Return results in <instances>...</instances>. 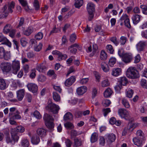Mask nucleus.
<instances>
[{
    "mask_svg": "<svg viewBox=\"0 0 147 147\" xmlns=\"http://www.w3.org/2000/svg\"><path fill=\"white\" fill-rule=\"evenodd\" d=\"M43 119L45 125L51 131L54 130V124L53 123L54 119L52 116L47 113L45 114Z\"/></svg>",
    "mask_w": 147,
    "mask_h": 147,
    "instance_id": "1",
    "label": "nucleus"
},
{
    "mask_svg": "<svg viewBox=\"0 0 147 147\" xmlns=\"http://www.w3.org/2000/svg\"><path fill=\"white\" fill-rule=\"evenodd\" d=\"M15 3L12 2L9 4L8 8L6 5H5L2 9V13L0 15V18H2L7 17L9 13H12L13 12L12 9L14 8Z\"/></svg>",
    "mask_w": 147,
    "mask_h": 147,
    "instance_id": "2",
    "label": "nucleus"
},
{
    "mask_svg": "<svg viewBox=\"0 0 147 147\" xmlns=\"http://www.w3.org/2000/svg\"><path fill=\"white\" fill-rule=\"evenodd\" d=\"M126 76L128 78L131 79H135L139 77L138 71L134 67H129L127 70Z\"/></svg>",
    "mask_w": 147,
    "mask_h": 147,
    "instance_id": "3",
    "label": "nucleus"
},
{
    "mask_svg": "<svg viewBox=\"0 0 147 147\" xmlns=\"http://www.w3.org/2000/svg\"><path fill=\"white\" fill-rule=\"evenodd\" d=\"M94 8V5L93 3H89L88 4L87 9L89 15L88 18L89 21H91L93 18Z\"/></svg>",
    "mask_w": 147,
    "mask_h": 147,
    "instance_id": "4",
    "label": "nucleus"
},
{
    "mask_svg": "<svg viewBox=\"0 0 147 147\" xmlns=\"http://www.w3.org/2000/svg\"><path fill=\"white\" fill-rule=\"evenodd\" d=\"M47 110L54 114H56L58 113L59 109L58 105L52 103L49 104L46 107Z\"/></svg>",
    "mask_w": 147,
    "mask_h": 147,
    "instance_id": "5",
    "label": "nucleus"
},
{
    "mask_svg": "<svg viewBox=\"0 0 147 147\" xmlns=\"http://www.w3.org/2000/svg\"><path fill=\"white\" fill-rule=\"evenodd\" d=\"M11 58L10 52L5 51L3 47H0V58L8 60Z\"/></svg>",
    "mask_w": 147,
    "mask_h": 147,
    "instance_id": "6",
    "label": "nucleus"
},
{
    "mask_svg": "<svg viewBox=\"0 0 147 147\" xmlns=\"http://www.w3.org/2000/svg\"><path fill=\"white\" fill-rule=\"evenodd\" d=\"M119 115L126 120L129 119L130 117L129 112L125 109H120L118 110Z\"/></svg>",
    "mask_w": 147,
    "mask_h": 147,
    "instance_id": "7",
    "label": "nucleus"
},
{
    "mask_svg": "<svg viewBox=\"0 0 147 147\" xmlns=\"http://www.w3.org/2000/svg\"><path fill=\"white\" fill-rule=\"evenodd\" d=\"M0 67L3 72H9L11 69V64L9 62H3L1 64Z\"/></svg>",
    "mask_w": 147,
    "mask_h": 147,
    "instance_id": "8",
    "label": "nucleus"
},
{
    "mask_svg": "<svg viewBox=\"0 0 147 147\" xmlns=\"http://www.w3.org/2000/svg\"><path fill=\"white\" fill-rule=\"evenodd\" d=\"M12 73L16 74L20 69V63L19 61L14 60L12 61Z\"/></svg>",
    "mask_w": 147,
    "mask_h": 147,
    "instance_id": "9",
    "label": "nucleus"
},
{
    "mask_svg": "<svg viewBox=\"0 0 147 147\" xmlns=\"http://www.w3.org/2000/svg\"><path fill=\"white\" fill-rule=\"evenodd\" d=\"M122 59L123 62L127 63L131 62L133 59V57L131 53H126L123 54Z\"/></svg>",
    "mask_w": 147,
    "mask_h": 147,
    "instance_id": "10",
    "label": "nucleus"
},
{
    "mask_svg": "<svg viewBox=\"0 0 147 147\" xmlns=\"http://www.w3.org/2000/svg\"><path fill=\"white\" fill-rule=\"evenodd\" d=\"M53 55H58V58L59 61H61L63 59H65L67 58V56L66 54H63L61 53L57 50H54L52 52Z\"/></svg>",
    "mask_w": 147,
    "mask_h": 147,
    "instance_id": "11",
    "label": "nucleus"
},
{
    "mask_svg": "<svg viewBox=\"0 0 147 147\" xmlns=\"http://www.w3.org/2000/svg\"><path fill=\"white\" fill-rule=\"evenodd\" d=\"M27 87L28 90L33 93H36L38 91V86L34 83H29L27 85Z\"/></svg>",
    "mask_w": 147,
    "mask_h": 147,
    "instance_id": "12",
    "label": "nucleus"
},
{
    "mask_svg": "<svg viewBox=\"0 0 147 147\" xmlns=\"http://www.w3.org/2000/svg\"><path fill=\"white\" fill-rule=\"evenodd\" d=\"M146 45V42L145 41H140L136 45V47L137 51L139 52L144 51Z\"/></svg>",
    "mask_w": 147,
    "mask_h": 147,
    "instance_id": "13",
    "label": "nucleus"
},
{
    "mask_svg": "<svg viewBox=\"0 0 147 147\" xmlns=\"http://www.w3.org/2000/svg\"><path fill=\"white\" fill-rule=\"evenodd\" d=\"M5 139L6 142L7 144H9L11 145H14L15 144L14 140H13L11 136H10L9 132H6L5 134Z\"/></svg>",
    "mask_w": 147,
    "mask_h": 147,
    "instance_id": "14",
    "label": "nucleus"
},
{
    "mask_svg": "<svg viewBox=\"0 0 147 147\" xmlns=\"http://www.w3.org/2000/svg\"><path fill=\"white\" fill-rule=\"evenodd\" d=\"M10 133L12 138L14 140V143H15L16 142H17L20 136L19 133L17 132L14 130L11 129Z\"/></svg>",
    "mask_w": 147,
    "mask_h": 147,
    "instance_id": "15",
    "label": "nucleus"
},
{
    "mask_svg": "<svg viewBox=\"0 0 147 147\" xmlns=\"http://www.w3.org/2000/svg\"><path fill=\"white\" fill-rule=\"evenodd\" d=\"M75 80V77L71 76L66 80L65 82V85L66 86L69 87L72 85Z\"/></svg>",
    "mask_w": 147,
    "mask_h": 147,
    "instance_id": "16",
    "label": "nucleus"
},
{
    "mask_svg": "<svg viewBox=\"0 0 147 147\" xmlns=\"http://www.w3.org/2000/svg\"><path fill=\"white\" fill-rule=\"evenodd\" d=\"M17 98L19 101H21L25 95V90L21 89L17 92Z\"/></svg>",
    "mask_w": 147,
    "mask_h": 147,
    "instance_id": "17",
    "label": "nucleus"
},
{
    "mask_svg": "<svg viewBox=\"0 0 147 147\" xmlns=\"http://www.w3.org/2000/svg\"><path fill=\"white\" fill-rule=\"evenodd\" d=\"M37 134L41 137H44L46 135V131L44 129L40 128L36 130Z\"/></svg>",
    "mask_w": 147,
    "mask_h": 147,
    "instance_id": "18",
    "label": "nucleus"
},
{
    "mask_svg": "<svg viewBox=\"0 0 147 147\" xmlns=\"http://www.w3.org/2000/svg\"><path fill=\"white\" fill-rule=\"evenodd\" d=\"M116 138V137L115 135L113 133L109 134L107 136V141L109 144H110L114 142Z\"/></svg>",
    "mask_w": 147,
    "mask_h": 147,
    "instance_id": "19",
    "label": "nucleus"
},
{
    "mask_svg": "<svg viewBox=\"0 0 147 147\" xmlns=\"http://www.w3.org/2000/svg\"><path fill=\"white\" fill-rule=\"evenodd\" d=\"M138 137H135L133 139V141L134 144L138 147H141L142 145V140Z\"/></svg>",
    "mask_w": 147,
    "mask_h": 147,
    "instance_id": "20",
    "label": "nucleus"
},
{
    "mask_svg": "<svg viewBox=\"0 0 147 147\" xmlns=\"http://www.w3.org/2000/svg\"><path fill=\"white\" fill-rule=\"evenodd\" d=\"M20 113L18 110H17L15 113L13 115L12 113H9V117H11V119H21V116L19 115Z\"/></svg>",
    "mask_w": 147,
    "mask_h": 147,
    "instance_id": "21",
    "label": "nucleus"
},
{
    "mask_svg": "<svg viewBox=\"0 0 147 147\" xmlns=\"http://www.w3.org/2000/svg\"><path fill=\"white\" fill-rule=\"evenodd\" d=\"M87 88L83 86L78 88L76 90L77 94L79 95H82L84 93L87 91Z\"/></svg>",
    "mask_w": 147,
    "mask_h": 147,
    "instance_id": "22",
    "label": "nucleus"
},
{
    "mask_svg": "<svg viewBox=\"0 0 147 147\" xmlns=\"http://www.w3.org/2000/svg\"><path fill=\"white\" fill-rule=\"evenodd\" d=\"M140 15L137 14L133 15L131 18L133 23L135 24H137L140 21Z\"/></svg>",
    "mask_w": 147,
    "mask_h": 147,
    "instance_id": "23",
    "label": "nucleus"
},
{
    "mask_svg": "<svg viewBox=\"0 0 147 147\" xmlns=\"http://www.w3.org/2000/svg\"><path fill=\"white\" fill-rule=\"evenodd\" d=\"M8 86V84L6 82L5 80L3 79H0V89L4 90Z\"/></svg>",
    "mask_w": 147,
    "mask_h": 147,
    "instance_id": "24",
    "label": "nucleus"
},
{
    "mask_svg": "<svg viewBox=\"0 0 147 147\" xmlns=\"http://www.w3.org/2000/svg\"><path fill=\"white\" fill-rule=\"evenodd\" d=\"M121 72V69L119 68H114L112 71L111 74L113 76L116 77L120 75Z\"/></svg>",
    "mask_w": 147,
    "mask_h": 147,
    "instance_id": "25",
    "label": "nucleus"
},
{
    "mask_svg": "<svg viewBox=\"0 0 147 147\" xmlns=\"http://www.w3.org/2000/svg\"><path fill=\"white\" fill-rule=\"evenodd\" d=\"M101 68L103 71L105 72H108L109 68L108 64L105 62H102L100 64Z\"/></svg>",
    "mask_w": 147,
    "mask_h": 147,
    "instance_id": "26",
    "label": "nucleus"
},
{
    "mask_svg": "<svg viewBox=\"0 0 147 147\" xmlns=\"http://www.w3.org/2000/svg\"><path fill=\"white\" fill-rule=\"evenodd\" d=\"M40 141L39 137L36 135H34L32 137L31 139L32 143L34 144H38Z\"/></svg>",
    "mask_w": 147,
    "mask_h": 147,
    "instance_id": "27",
    "label": "nucleus"
},
{
    "mask_svg": "<svg viewBox=\"0 0 147 147\" xmlns=\"http://www.w3.org/2000/svg\"><path fill=\"white\" fill-rule=\"evenodd\" d=\"M119 84L121 85L125 86L128 83L127 78L125 77H123L120 78L118 81Z\"/></svg>",
    "mask_w": 147,
    "mask_h": 147,
    "instance_id": "28",
    "label": "nucleus"
},
{
    "mask_svg": "<svg viewBox=\"0 0 147 147\" xmlns=\"http://www.w3.org/2000/svg\"><path fill=\"white\" fill-rule=\"evenodd\" d=\"M36 69L40 72H42L45 69L46 67L43 63L37 64L36 67Z\"/></svg>",
    "mask_w": 147,
    "mask_h": 147,
    "instance_id": "29",
    "label": "nucleus"
},
{
    "mask_svg": "<svg viewBox=\"0 0 147 147\" xmlns=\"http://www.w3.org/2000/svg\"><path fill=\"white\" fill-rule=\"evenodd\" d=\"M73 116L71 113L68 112L66 113L63 117L65 121L71 120L73 119Z\"/></svg>",
    "mask_w": 147,
    "mask_h": 147,
    "instance_id": "30",
    "label": "nucleus"
},
{
    "mask_svg": "<svg viewBox=\"0 0 147 147\" xmlns=\"http://www.w3.org/2000/svg\"><path fill=\"white\" fill-rule=\"evenodd\" d=\"M12 29V26L9 24H7L4 28L3 32L5 34H7Z\"/></svg>",
    "mask_w": 147,
    "mask_h": 147,
    "instance_id": "31",
    "label": "nucleus"
},
{
    "mask_svg": "<svg viewBox=\"0 0 147 147\" xmlns=\"http://www.w3.org/2000/svg\"><path fill=\"white\" fill-rule=\"evenodd\" d=\"M82 142L81 140L76 138L74 139V147H77L82 145Z\"/></svg>",
    "mask_w": 147,
    "mask_h": 147,
    "instance_id": "32",
    "label": "nucleus"
},
{
    "mask_svg": "<svg viewBox=\"0 0 147 147\" xmlns=\"http://www.w3.org/2000/svg\"><path fill=\"white\" fill-rule=\"evenodd\" d=\"M33 31V28L31 27H28L26 30L23 31L24 34L26 36L30 35Z\"/></svg>",
    "mask_w": 147,
    "mask_h": 147,
    "instance_id": "33",
    "label": "nucleus"
},
{
    "mask_svg": "<svg viewBox=\"0 0 147 147\" xmlns=\"http://www.w3.org/2000/svg\"><path fill=\"white\" fill-rule=\"evenodd\" d=\"M113 91L109 88H107L104 92V96L106 98L110 97L112 94Z\"/></svg>",
    "mask_w": 147,
    "mask_h": 147,
    "instance_id": "34",
    "label": "nucleus"
},
{
    "mask_svg": "<svg viewBox=\"0 0 147 147\" xmlns=\"http://www.w3.org/2000/svg\"><path fill=\"white\" fill-rule=\"evenodd\" d=\"M12 130H15V131H16L18 133H22L24 132L25 131L24 128L22 126H18L16 128H14L12 129Z\"/></svg>",
    "mask_w": 147,
    "mask_h": 147,
    "instance_id": "35",
    "label": "nucleus"
},
{
    "mask_svg": "<svg viewBox=\"0 0 147 147\" xmlns=\"http://www.w3.org/2000/svg\"><path fill=\"white\" fill-rule=\"evenodd\" d=\"M74 5L76 8H79L83 5V0H75Z\"/></svg>",
    "mask_w": 147,
    "mask_h": 147,
    "instance_id": "36",
    "label": "nucleus"
},
{
    "mask_svg": "<svg viewBox=\"0 0 147 147\" xmlns=\"http://www.w3.org/2000/svg\"><path fill=\"white\" fill-rule=\"evenodd\" d=\"M137 137L141 139H144V137L143 132L141 130H138L136 132Z\"/></svg>",
    "mask_w": 147,
    "mask_h": 147,
    "instance_id": "37",
    "label": "nucleus"
},
{
    "mask_svg": "<svg viewBox=\"0 0 147 147\" xmlns=\"http://www.w3.org/2000/svg\"><path fill=\"white\" fill-rule=\"evenodd\" d=\"M53 99L56 101L59 102L60 100V95L55 92H53Z\"/></svg>",
    "mask_w": 147,
    "mask_h": 147,
    "instance_id": "38",
    "label": "nucleus"
},
{
    "mask_svg": "<svg viewBox=\"0 0 147 147\" xmlns=\"http://www.w3.org/2000/svg\"><path fill=\"white\" fill-rule=\"evenodd\" d=\"M64 126L67 129H73L74 127L73 124L69 122H67L65 123Z\"/></svg>",
    "mask_w": 147,
    "mask_h": 147,
    "instance_id": "39",
    "label": "nucleus"
},
{
    "mask_svg": "<svg viewBox=\"0 0 147 147\" xmlns=\"http://www.w3.org/2000/svg\"><path fill=\"white\" fill-rule=\"evenodd\" d=\"M98 135L96 133H93L92 135L90 140L92 143H93L97 140Z\"/></svg>",
    "mask_w": 147,
    "mask_h": 147,
    "instance_id": "40",
    "label": "nucleus"
},
{
    "mask_svg": "<svg viewBox=\"0 0 147 147\" xmlns=\"http://www.w3.org/2000/svg\"><path fill=\"white\" fill-rule=\"evenodd\" d=\"M107 57V55L104 50L101 51L100 54V58L102 60H105Z\"/></svg>",
    "mask_w": 147,
    "mask_h": 147,
    "instance_id": "41",
    "label": "nucleus"
},
{
    "mask_svg": "<svg viewBox=\"0 0 147 147\" xmlns=\"http://www.w3.org/2000/svg\"><path fill=\"white\" fill-rule=\"evenodd\" d=\"M21 144L23 147H28L29 145L28 141L27 139H23L22 141Z\"/></svg>",
    "mask_w": 147,
    "mask_h": 147,
    "instance_id": "42",
    "label": "nucleus"
},
{
    "mask_svg": "<svg viewBox=\"0 0 147 147\" xmlns=\"http://www.w3.org/2000/svg\"><path fill=\"white\" fill-rule=\"evenodd\" d=\"M107 51L111 54H113L114 52V50L112 46L111 45H107L106 46Z\"/></svg>",
    "mask_w": 147,
    "mask_h": 147,
    "instance_id": "43",
    "label": "nucleus"
},
{
    "mask_svg": "<svg viewBox=\"0 0 147 147\" xmlns=\"http://www.w3.org/2000/svg\"><path fill=\"white\" fill-rule=\"evenodd\" d=\"M133 93V90H132L129 88L128 89V91L126 92V96L129 98H131L132 97Z\"/></svg>",
    "mask_w": 147,
    "mask_h": 147,
    "instance_id": "44",
    "label": "nucleus"
},
{
    "mask_svg": "<svg viewBox=\"0 0 147 147\" xmlns=\"http://www.w3.org/2000/svg\"><path fill=\"white\" fill-rule=\"evenodd\" d=\"M43 37V33L41 32H39L35 35V38L37 40H40L42 39Z\"/></svg>",
    "mask_w": 147,
    "mask_h": 147,
    "instance_id": "45",
    "label": "nucleus"
},
{
    "mask_svg": "<svg viewBox=\"0 0 147 147\" xmlns=\"http://www.w3.org/2000/svg\"><path fill=\"white\" fill-rule=\"evenodd\" d=\"M98 49V46L96 44L93 45V52L92 53L90 54V56L91 57H92L96 52Z\"/></svg>",
    "mask_w": 147,
    "mask_h": 147,
    "instance_id": "46",
    "label": "nucleus"
},
{
    "mask_svg": "<svg viewBox=\"0 0 147 147\" xmlns=\"http://www.w3.org/2000/svg\"><path fill=\"white\" fill-rule=\"evenodd\" d=\"M80 134H78L77 131L75 130H72L71 131V138L72 139Z\"/></svg>",
    "mask_w": 147,
    "mask_h": 147,
    "instance_id": "47",
    "label": "nucleus"
},
{
    "mask_svg": "<svg viewBox=\"0 0 147 147\" xmlns=\"http://www.w3.org/2000/svg\"><path fill=\"white\" fill-rule=\"evenodd\" d=\"M116 59L115 57L111 58L109 61V64L111 67H113V65L115 63Z\"/></svg>",
    "mask_w": 147,
    "mask_h": 147,
    "instance_id": "48",
    "label": "nucleus"
},
{
    "mask_svg": "<svg viewBox=\"0 0 147 147\" xmlns=\"http://www.w3.org/2000/svg\"><path fill=\"white\" fill-rule=\"evenodd\" d=\"M122 103L123 105L126 108H128L130 107V105L128 101L125 99L123 98L122 99Z\"/></svg>",
    "mask_w": 147,
    "mask_h": 147,
    "instance_id": "49",
    "label": "nucleus"
},
{
    "mask_svg": "<svg viewBox=\"0 0 147 147\" xmlns=\"http://www.w3.org/2000/svg\"><path fill=\"white\" fill-rule=\"evenodd\" d=\"M33 115L34 116L38 119H40L42 116L39 112L37 111H35L34 112Z\"/></svg>",
    "mask_w": 147,
    "mask_h": 147,
    "instance_id": "50",
    "label": "nucleus"
},
{
    "mask_svg": "<svg viewBox=\"0 0 147 147\" xmlns=\"http://www.w3.org/2000/svg\"><path fill=\"white\" fill-rule=\"evenodd\" d=\"M140 7L142 9L143 13L147 15V6L144 5H141Z\"/></svg>",
    "mask_w": 147,
    "mask_h": 147,
    "instance_id": "51",
    "label": "nucleus"
},
{
    "mask_svg": "<svg viewBox=\"0 0 147 147\" xmlns=\"http://www.w3.org/2000/svg\"><path fill=\"white\" fill-rule=\"evenodd\" d=\"M47 75L50 76H53V78H55L56 77V75L55 74L54 71L52 70H49L47 72Z\"/></svg>",
    "mask_w": 147,
    "mask_h": 147,
    "instance_id": "52",
    "label": "nucleus"
},
{
    "mask_svg": "<svg viewBox=\"0 0 147 147\" xmlns=\"http://www.w3.org/2000/svg\"><path fill=\"white\" fill-rule=\"evenodd\" d=\"M109 83L107 79L103 81L102 82V87H106L109 85Z\"/></svg>",
    "mask_w": 147,
    "mask_h": 147,
    "instance_id": "53",
    "label": "nucleus"
},
{
    "mask_svg": "<svg viewBox=\"0 0 147 147\" xmlns=\"http://www.w3.org/2000/svg\"><path fill=\"white\" fill-rule=\"evenodd\" d=\"M46 79V77L45 76L41 75L39 76L38 80L39 81L43 82L45 81Z\"/></svg>",
    "mask_w": 147,
    "mask_h": 147,
    "instance_id": "54",
    "label": "nucleus"
},
{
    "mask_svg": "<svg viewBox=\"0 0 147 147\" xmlns=\"http://www.w3.org/2000/svg\"><path fill=\"white\" fill-rule=\"evenodd\" d=\"M141 85L143 87L147 89V81L145 79H142L141 80Z\"/></svg>",
    "mask_w": 147,
    "mask_h": 147,
    "instance_id": "55",
    "label": "nucleus"
},
{
    "mask_svg": "<svg viewBox=\"0 0 147 147\" xmlns=\"http://www.w3.org/2000/svg\"><path fill=\"white\" fill-rule=\"evenodd\" d=\"M111 41L113 42L116 46L118 45L119 44V41L117 40V38L116 37H112L110 38Z\"/></svg>",
    "mask_w": 147,
    "mask_h": 147,
    "instance_id": "56",
    "label": "nucleus"
},
{
    "mask_svg": "<svg viewBox=\"0 0 147 147\" xmlns=\"http://www.w3.org/2000/svg\"><path fill=\"white\" fill-rule=\"evenodd\" d=\"M34 6L36 10H38L39 8V3L37 0H34Z\"/></svg>",
    "mask_w": 147,
    "mask_h": 147,
    "instance_id": "57",
    "label": "nucleus"
},
{
    "mask_svg": "<svg viewBox=\"0 0 147 147\" xmlns=\"http://www.w3.org/2000/svg\"><path fill=\"white\" fill-rule=\"evenodd\" d=\"M125 26L129 28H131V26L129 20V19H127L126 20L124 21Z\"/></svg>",
    "mask_w": 147,
    "mask_h": 147,
    "instance_id": "58",
    "label": "nucleus"
},
{
    "mask_svg": "<svg viewBox=\"0 0 147 147\" xmlns=\"http://www.w3.org/2000/svg\"><path fill=\"white\" fill-rule=\"evenodd\" d=\"M76 38V36L75 34H73L70 36V41L71 42L74 43Z\"/></svg>",
    "mask_w": 147,
    "mask_h": 147,
    "instance_id": "59",
    "label": "nucleus"
},
{
    "mask_svg": "<svg viewBox=\"0 0 147 147\" xmlns=\"http://www.w3.org/2000/svg\"><path fill=\"white\" fill-rule=\"evenodd\" d=\"M65 143L67 147H70L72 144V142L69 139H68L65 140Z\"/></svg>",
    "mask_w": 147,
    "mask_h": 147,
    "instance_id": "60",
    "label": "nucleus"
},
{
    "mask_svg": "<svg viewBox=\"0 0 147 147\" xmlns=\"http://www.w3.org/2000/svg\"><path fill=\"white\" fill-rule=\"evenodd\" d=\"M111 110L110 108H107L104 109H103V111L104 116L106 117L107 114L111 112Z\"/></svg>",
    "mask_w": 147,
    "mask_h": 147,
    "instance_id": "61",
    "label": "nucleus"
},
{
    "mask_svg": "<svg viewBox=\"0 0 147 147\" xmlns=\"http://www.w3.org/2000/svg\"><path fill=\"white\" fill-rule=\"evenodd\" d=\"M127 38L126 37L122 36L120 38V42L121 44L122 45H124L126 42Z\"/></svg>",
    "mask_w": 147,
    "mask_h": 147,
    "instance_id": "62",
    "label": "nucleus"
},
{
    "mask_svg": "<svg viewBox=\"0 0 147 147\" xmlns=\"http://www.w3.org/2000/svg\"><path fill=\"white\" fill-rule=\"evenodd\" d=\"M111 103L110 101L109 100H105L103 102V105L105 107H108Z\"/></svg>",
    "mask_w": 147,
    "mask_h": 147,
    "instance_id": "63",
    "label": "nucleus"
},
{
    "mask_svg": "<svg viewBox=\"0 0 147 147\" xmlns=\"http://www.w3.org/2000/svg\"><path fill=\"white\" fill-rule=\"evenodd\" d=\"M20 43L22 46L24 47H25L27 44V42L26 39L23 38H21L20 40Z\"/></svg>",
    "mask_w": 147,
    "mask_h": 147,
    "instance_id": "64",
    "label": "nucleus"
}]
</instances>
